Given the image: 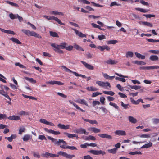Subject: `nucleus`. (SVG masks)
<instances>
[{
  "label": "nucleus",
  "instance_id": "36",
  "mask_svg": "<svg viewBox=\"0 0 159 159\" xmlns=\"http://www.w3.org/2000/svg\"><path fill=\"white\" fill-rule=\"evenodd\" d=\"M86 89L89 91H96L98 90V89L94 87L93 86L89 87L87 88Z\"/></svg>",
  "mask_w": 159,
  "mask_h": 159
},
{
  "label": "nucleus",
  "instance_id": "63",
  "mask_svg": "<svg viewBox=\"0 0 159 159\" xmlns=\"http://www.w3.org/2000/svg\"><path fill=\"white\" fill-rule=\"evenodd\" d=\"M82 159H93L90 155H87L83 156V157H82Z\"/></svg>",
  "mask_w": 159,
  "mask_h": 159
},
{
  "label": "nucleus",
  "instance_id": "58",
  "mask_svg": "<svg viewBox=\"0 0 159 159\" xmlns=\"http://www.w3.org/2000/svg\"><path fill=\"white\" fill-rule=\"evenodd\" d=\"M41 156L43 157L48 158L49 157V153L48 152H46L44 153H43L42 154Z\"/></svg>",
  "mask_w": 159,
  "mask_h": 159
},
{
  "label": "nucleus",
  "instance_id": "48",
  "mask_svg": "<svg viewBox=\"0 0 159 159\" xmlns=\"http://www.w3.org/2000/svg\"><path fill=\"white\" fill-rule=\"evenodd\" d=\"M19 114L20 116H26L28 115H29V113L28 112L25 111H22L19 113Z\"/></svg>",
  "mask_w": 159,
  "mask_h": 159
},
{
  "label": "nucleus",
  "instance_id": "43",
  "mask_svg": "<svg viewBox=\"0 0 159 159\" xmlns=\"http://www.w3.org/2000/svg\"><path fill=\"white\" fill-rule=\"evenodd\" d=\"M139 137L141 138H150V135L149 134H143L139 135Z\"/></svg>",
  "mask_w": 159,
  "mask_h": 159
},
{
  "label": "nucleus",
  "instance_id": "34",
  "mask_svg": "<svg viewBox=\"0 0 159 159\" xmlns=\"http://www.w3.org/2000/svg\"><path fill=\"white\" fill-rule=\"evenodd\" d=\"M49 33L50 35L52 37L57 38H58L59 37L57 33L55 32L50 31Z\"/></svg>",
  "mask_w": 159,
  "mask_h": 159
},
{
  "label": "nucleus",
  "instance_id": "31",
  "mask_svg": "<svg viewBox=\"0 0 159 159\" xmlns=\"http://www.w3.org/2000/svg\"><path fill=\"white\" fill-rule=\"evenodd\" d=\"M141 23L142 24L144 25L149 26L150 27H153V25L150 22H141Z\"/></svg>",
  "mask_w": 159,
  "mask_h": 159
},
{
  "label": "nucleus",
  "instance_id": "50",
  "mask_svg": "<svg viewBox=\"0 0 159 159\" xmlns=\"http://www.w3.org/2000/svg\"><path fill=\"white\" fill-rule=\"evenodd\" d=\"M54 20L56 21L58 24L61 25H65V24L63 23H62L60 20L58 19L57 17H56L55 18H54Z\"/></svg>",
  "mask_w": 159,
  "mask_h": 159
},
{
  "label": "nucleus",
  "instance_id": "37",
  "mask_svg": "<svg viewBox=\"0 0 159 159\" xmlns=\"http://www.w3.org/2000/svg\"><path fill=\"white\" fill-rule=\"evenodd\" d=\"M67 45V44L66 42H63L61 43L60 45H58V46L61 49H64L66 48V46Z\"/></svg>",
  "mask_w": 159,
  "mask_h": 159
},
{
  "label": "nucleus",
  "instance_id": "59",
  "mask_svg": "<svg viewBox=\"0 0 159 159\" xmlns=\"http://www.w3.org/2000/svg\"><path fill=\"white\" fill-rule=\"evenodd\" d=\"M109 104L111 106H113L117 110L119 108V107L115 103L110 102Z\"/></svg>",
  "mask_w": 159,
  "mask_h": 159
},
{
  "label": "nucleus",
  "instance_id": "35",
  "mask_svg": "<svg viewBox=\"0 0 159 159\" xmlns=\"http://www.w3.org/2000/svg\"><path fill=\"white\" fill-rule=\"evenodd\" d=\"M30 136L29 134L25 135L23 138V140L24 141H27L30 139Z\"/></svg>",
  "mask_w": 159,
  "mask_h": 159
},
{
  "label": "nucleus",
  "instance_id": "45",
  "mask_svg": "<svg viewBox=\"0 0 159 159\" xmlns=\"http://www.w3.org/2000/svg\"><path fill=\"white\" fill-rule=\"evenodd\" d=\"M130 99L131 103L133 104L137 105L139 103V101H138V99L137 101H135L132 98H131Z\"/></svg>",
  "mask_w": 159,
  "mask_h": 159
},
{
  "label": "nucleus",
  "instance_id": "47",
  "mask_svg": "<svg viewBox=\"0 0 159 159\" xmlns=\"http://www.w3.org/2000/svg\"><path fill=\"white\" fill-rule=\"evenodd\" d=\"M121 106L123 107L125 109H127L129 108V107L130 106L128 104H125L124 103L122 102H121Z\"/></svg>",
  "mask_w": 159,
  "mask_h": 159
},
{
  "label": "nucleus",
  "instance_id": "11",
  "mask_svg": "<svg viewBox=\"0 0 159 159\" xmlns=\"http://www.w3.org/2000/svg\"><path fill=\"white\" fill-rule=\"evenodd\" d=\"M75 132L77 134H84L86 135H88L89 134V133L87 132L85 129L82 128L76 129L75 130Z\"/></svg>",
  "mask_w": 159,
  "mask_h": 159
},
{
  "label": "nucleus",
  "instance_id": "32",
  "mask_svg": "<svg viewBox=\"0 0 159 159\" xmlns=\"http://www.w3.org/2000/svg\"><path fill=\"white\" fill-rule=\"evenodd\" d=\"M73 47L75 49L79 51H84V49L80 46L76 44H75Z\"/></svg>",
  "mask_w": 159,
  "mask_h": 159
},
{
  "label": "nucleus",
  "instance_id": "7",
  "mask_svg": "<svg viewBox=\"0 0 159 159\" xmlns=\"http://www.w3.org/2000/svg\"><path fill=\"white\" fill-rule=\"evenodd\" d=\"M51 46L54 48V50L60 54H62L63 53V51L60 49V48L59 47L58 45L56 44L55 43H52L51 44Z\"/></svg>",
  "mask_w": 159,
  "mask_h": 159
},
{
  "label": "nucleus",
  "instance_id": "51",
  "mask_svg": "<svg viewBox=\"0 0 159 159\" xmlns=\"http://www.w3.org/2000/svg\"><path fill=\"white\" fill-rule=\"evenodd\" d=\"M146 40L148 42H159V40H156V39H146Z\"/></svg>",
  "mask_w": 159,
  "mask_h": 159
},
{
  "label": "nucleus",
  "instance_id": "46",
  "mask_svg": "<svg viewBox=\"0 0 159 159\" xmlns=\"http://www.w3.org/2000/svg\"><path fill=\"white\" fill-rule=\"evenodd\" d=\"M143 16L146 17L147 18H151V17H154L155 15L153 14H143Z\"/></svg>",
  "mask_w": 159,
  "mask_h": 159
},
{
  "label": "nucleus",
  "instance_id": "19",
  "mask_svg": "<svg viewBox=\"0 0 159 159\" xmlns=\"http://www.w3.org/2000/svg\"><path fill=\"white\" fill-rule=\"evenodd\" d=\"M7 118L12 120H18L20 119V118L19 116H10L7 117Z\"/></svg>",
  "mask_w": 159,
  "mask_h": 159
},
{
  "label": "nucleus",
  "instance_id": "57",
  "mask_svg": "<svg viewBox=\"0 0 159 159\" xmlns=\"http://www.w3.org/2000/svg\"><path fill=\"white\" fill-rule=\"evenodd\" d=\"M140 2L145 6H148L149 5V3L143 0H140Z\"/></svg>",
  "mask_w": 159,
  "mask_h": 159
},
{
  "label": "nucleus",
  "instance_id": "62",
  "mask_svg": "<svg viewBox=\"0 0 159 159\" xmlns=\"http://www.w3.org/2000/svg\"><path fill=\"white\" fill-rule=\"evenodd\" d=\"M7 118V116L6 114H0V120L2 119H6Z\"/></svg>",
  "mask_w": 159,
  "mask_h": 159
},
{
  "label": "nucleus",
  "instance_id": "60",
  "mask_svg": "<svg viewBox=\"0 0 159 159\" xmlns=\"http://www.w3.org/2000/svg\"><path fill=\"white\" fill-rule=\"evenodd\" d=\"M25 128L24 127H23L20 128L19 129V134H21L23 132H25Z\"/></svg>",
  "mask_w": 159,
  "mask_h": 159
},
{
  "label": "nucleus",
  "instance_id": "21",
  "mask_svg": "<svg viewBox=\"0 0 159 159\" xmlns=\"http://www.w3.org/2000/svg\"><path fill=\"white\" fill-rule=\"evenodd\" d=\"M106 63L108 64L114 65L117 63L118 61L114 60L109 59L106 61Z\"/></svg>",
  "mask_w": 159,
  "mask_h": 159
},
{
  "label": "nucleus",
  "instance_id": "26",
  "mask_svg": "<svg viewBox=\"0 0 159 159\" xmlns=\"http://www.w3.org/2000/svg\"><path fill=\"white\" fill-rule=\"evenodd\" d=\"M25 79L26 80L32 83L35 84L36 83V80H35L34 79L32 78H29L28 77H25Z\"/></svg>",
  "mask_w": 159,
  "mask_h": 159
},
{
  "label": "nucleus",
  "instance_id": "1",
  "mask_svg": "<svg viewBox=\"0 0 159 159\" xmlns=\"http://www.w3.org/2000/svg\"><path fill=\"white\" fill-rule=\"evenodd\" d=\"M61 155L66 158L72 159L73 157H75L74 155H70L62 151L58 152L57 154L49 153V157H58L59 155Z\"/></svg>",
  "mask_w": 159,
  "mask_h": 159
},
{
  "label": "nucleus",
  "instance_id": "27",
  "mask_svg": "<svg viewBox=\"0 0 159 159\" xmlns=\"http://www.w3.org/2000/svg\"><path fill=\"white\" fill-rule=\"evenodd\" d=\"M152 143L151 142H149V143L147 144H145L143 145L142 147V148H147L152 147Z\"/></svg>",
  "mask_w": 159,
  "mask_h": 159
},
{
  "label": "nucleus",
  "instance_id": "3",
  "mask_svg": "<svg viewBox=\"0 0 159 159\" xmlns=\"http://www.w3.org/2000/svg\"><path fill=\"white\" fill-rule=\"evenodd\" d=\"M47 138L48 139L51 140L55 144H57L58 145H59L61 143H62L64 145H66L67 144L66 142L63 139H59L58 141H57L56 139L49 136H48Z\"/></svg>",
  "mask_w": 159,
  "mask_h": 159
},
{
  "label": "nucleus",
  "instance_id": "16",
  "mask_svg": "<svg viewBox=\"0 0 159 159\" xmlns=\"http://www.w3.org/2000/svg\"><path fill=\"white\" fill-rule=\"evenodd\" d=\"M60 147L63 149H69L71 150L77 149V148L74 146H70L66 145H60Z\"/></svg>",
  "mask_w": 159,
  "mask_h": 159
},
{
  "label": "nucleus",
  "instance_id": "18",
  "mask_svg": "<svg viewBox=\"0 0 159 159\" xmlns=\"http://www.w3.org/2000/svg\"><path fill=\"white\" fill-rule=\"evenodd\" d=\"M114 133L116 135L119 136H125L126 135V132L124 130H117L114 132Z\"/></svg>",
  "mask_w": 159,
  "mask_h": 159
},
{
  "label": "nucleus",
  "instance_id": "2",
  "mask_svg": "<svg viewBox=\"0 0 159 159\" xmlns=\"http://www.w3.org/2000/svg\"><path fill=\"white\" fill-rule=\"evenodd\" d=\"M21 31L28 36H33L39 39H41L42 38L39 34L34 31H30L29 30L24 29L21 30Z\"/></svg>",
  "mask_w": 159,
  "mask_h": 159
},
{
  "label": "nucleus",
  "instance_id": "14",
  "mask_svg": "<svg viewBox=\"0 0 159 159\" xmlns=\"http://www.w3.org/2000/svg\"><path fill=\"white\" fill-rule=\"evenodd\" d=\"M97 48L100 50L101 51H103L104 50L109 51L110 50V48L107 45H104L103 46H98L97 47Z\"/></svg>",
  "mask_w": 159,
  "mask_h": 159
},
{
  "label": "nucleus",
  "instance_id": "13",
  "mask_svg": "<svg viewBox=\"0 0 159 159\" xmlns=\"http://www.w3.org/2000/svg\"><path fill=\"white\" fill-rule=\"evenodd\" d=\"M47 84H49L51 85L57 84L59 85H63L64 84L61 81H48L46 83Z\"/></svg>",
  "mask_w": 159,
  "mask_h": 159
},
{
  "label": "nucleus",
  "instance_id": "42",
  "mask_svg": "<svg viewBox=\"0 0 159 159\" xmlns=\"http://www.w3.org/2000/svg\"><path fill=\"white\" fill-rule=\"evenodd\" d=\"M86 140H92L93 141L95 140H96V138H95V137L92 136V135H89L88 136L86 139Z\"/></svg>",
  "mask_w": 159,
  "mask_h": 159
},
{
  "label": "nucleus",
  "instance_id": "23",
  "mask_svg": "<svg viewBox=\"0 0 159 159\" xmlns=\"http://www.w3.org/2000/svg\"><path fill=\"white\" fill-rule=\"evenodd\" d=\"M9 39L17 44L21 45L22 44V43L17 38L12 37L10 38Z\"/></svg>",
  "mask_w": 159,
  "mask_h": 159
},
{
  "label": "nucleus",
  "instance_id": "25",
  "mask_svg": "<svg viewBox=\"0 0 159 159\" xmlns=\"http://www.w3.org/2000/svg\"><path fill=\"white\" fill-rule=\"evenodd\" d=\"M90 130L95 133H98L101 132V130L100 129L95 127L90 128Z\"/></svg>",
  "mask_w": 159,
  "mask_h": 159
},
{
  "label": "nucleus",
  "instance_id": "17",
  "mask_svg": "<svg viewBox=\"0 0 159 159\" xmlns=\"http://www.w3.org/2000/svg\"><path fill=\"white\" fill-rule=\"evenodd\" d=\"M45 131L48 133L52 134L55 135H57L60 134L61 133L59 131H56L52 129H48L47 128H45L44 129Z\"/></svg>",
  "mask_w": 159,
  "mask_h": 159
},
{
  "label": "nucleus",
  "instance_id": "55",
  "mask_svg": "<svg viewBox=\"0 0 159 159\" xmlns=\"http://www.w3.org/2000/svg\"><path fill=\"white\" fill-rule=\"evenodd\" d=\"M149 52L151 53L155 54H159V50H150L149 51Z\"/></svg>",
  "mask_w": 159,
  "mask_h": 159
},
{
  "label": "nucleus",
  "instance_id": "28",
  "mask_svg": "<svg viewBox=\"0 0 159 159\" xmlns=\"http://www.w3.org/2000/svg\"><path fill=\"white\" fill-rule=\"evenodd\" d=\"M135 54L136 57L139 59H144L145 58V56L142 55L141 54L138 53L137 52H135Z\"/></svg>",
  "mask_w": 159,
  "mask_h": 159
},
{
  "label": "nucleus",
  "instance_id": "56",
  "mask_svg": "<svg viewBox=\"0 0 159 159\" xmlns=\"http://www.w3.org/2000/svg\"><path fill=\"white\" fill-rule=\"evenodd\" d=\"M92 25L94 28H98L99 29L102 30V29L101 28V26L97 25V24L94 23H91Z\"/></svg>",
  "mask_w": 159,
  "mask_h": 159
},
{
  "label": "nucleus",
  "instance_id": "64",
  "mask_svg": "<svg viewBox=\"0 0 159 159\" xmlns=\"http://www.w3.org/2000/svg\"><path fill=\"white\" fill-rule=\"evenodd\" d=\"M153 122L154 124H157L159 123V119L154 118L153 119Z\"/></svg>",
  "mask_w": 159,
  "mask_h": 159
},
{
  "label": "nucleus",
  "instance_id": "8",
  "mask_svg": "<svg viewBox=\"0 0 159 159\" xmlns=\"http://www.w3.org/2000/svg\"><path fill=\"white\" fill-rule=\"evenodd\" d=\"M80 62L87 69L91 70H94V67L92 65L89 64L83 61H81Z\"/></svg>",
  "mask_w": 159,
  "mask_h": 159
},
{
  "label": "nucleus",
  "instance_id": "41",
  "mask_svg": "<svg viewBox=\"0 0 159 159\" xmlns=\"http://www.w3.org/2000/svg\"><path fill=\"white\" fill-rule=\"evenodd\" d=\"M73 105H74V106L76 107V108L80 110V111L82 112H85V111L84 110H83L80 107L78 106V105H77L76 104L73 103Z\"/></svg>",
  "mask_w": 159,
  "mask_h": 159
},
{
  "label": "nucleus",
  "instance_id": "52",
  "mask_svg": "<svg viewBox=\"0 0 159 159\" xmlns=\"http://www.w3.org/2000/svg\"><path fill=\"white\" fill-rule=\"evenodd\" d=\"M32 154L33 155V156L36 158H39L40 157V156L38 152H32Z\"/></svg>",
  "mask_w": 159,
  "mask_h": 159
},
{
  "label": "nucleus",
  "instance_id": "40",
  "mask_svg": "<svg viewBox=\"0 0 159 159\" xmlns=\"http://www.w3.org/2000/svg\"><path fill=\"white\" fill-rule=\"evenodd\" d=\"M134 63L137 64V65H144L146 64V63L142 61H135L134 62Z\"/></svg>",
  "mask_w": 159,
  "mask_h": 159
},
{
  "label": "nucleus",
  "instance_id": "10",
  "mask_svg": "<svg viewBox=\"0 0 159 159\" xmlns=\"http://www.w3.org/2000/svg\"><path fill=\"white\" fill-rule=\"evenodd\" d=\"M98 135L101 138H106L109 140H111L113 138L111 135L106 134H99Z\"/></svg>",
  "mask_w": 159,
  "mask_h": 159
},
{
  "label": "nucleus",
  "instance_id": "61",
  "mask_svg": "<svg viewBox=\"0 0 159 159\" xmlns=\"http://www.w3.org/2000/svg\"><path fill=\"white\" fill-rule=\"evenodd\" d=\"M102 94V93L97 92L93 93L92 94V97H95L99 95H101Z\"/></svg>",
  "mask_w": 159,
  "mask_h": 159
},
{
  "label": "nucleus",
  "instance_id": "15",
  "mask_svg": "<svg viewBox=\"0 0 159 159\" xmlns=\"http://www.w3.org/2000/svg\"><path fill=\"white\" fill-rule=\"evenodd\" d=\"M57 126L59 128L64 130H66L69 129L70 126L69 125H65L64 124H62L61 123L58 124L57 125Z\"/></svg>",
  "mask_w": 159,
  "mask_h": 159
},
{
  "label": "nucleus",
  "instance_id": "5",
  "mask_svg": "<svg viewBox=\"0 0 159 159\" xmlns=\"http://www.w3.org/2000/svg\"><path fill=\"white\" fill-rule=\"evenodd\" d=\"M96 83L101 87L106 88L108 86L109 88L111 87L110 83L108 82H103L101 81H97Z\"/></svg>",
  "mask_w": 159,
  "mask_h": 159
},
{
  "label": "nucleus",
  "instance_id": "39",
  "mask_svg": "<svg viewBox=\"0 0 159 159\" xmlns=\"http://www.w3.org/2000/svg\"><path fill=\"white\" fill-rule=\"evenodd\" d=\"M129 87L132 89H134L135 90L139 89L141 88V86L139 85H134L131 86L130 85H128Z\"/></svg>",
  "mask_w": 159,
  "mask_h": 159
},
{
  "label": "nucleus",
  "instance_id": "20",
  "mask_svg": "<svg viewBox=\"0 0 159 159\" xmlns=\"http://www.w3.org/2000/svg\"><path fill=\"white\" fill-rule=\"evenodd\" d=\"M64 134L66 135L69 138H73L75 137L76 139H78V135L75 134H70L66 132H64Z\"/></svg>",
  "mask_w": 159,
  "mask_h": 159
},
{
  "label": "nucleus",
  "instance_id": "6",
  "mask_svg": "<svg viewBox=\"0 0 159 159\" xmlns=\"http://www.w3.org/2000/svg\"><path fill=\"white\" fill-rule=\"evenodd\" d=\"M89 152L93 155H102L103 156L106 154V152L104 151L100 150H91L89 151Z\"/></svg>",
  "mask_w": 159,
  "mask_h": 159
},
{
  "label": "nucleus",
  "instance_id": "44",
  "mask_svg": "<svg viewBox=\"0 0 159 159\" xmlns=\"http://www.w3.org/2000/svg\"><path fill=\"white\" fill-rule=\"evenodd\" d=\"M118 42V41L116 40H111L108 41L107 43L109 44H115Z\"/></svg>",
  "mask_w": 159,
  "mask_h": 159
},
{
  "label": "nucleus",
  "instance_id": "29",
  "mask_svg": "<svg viewBox=\"0 0 159 159\" xmlns=\"http://www.w3.org/2000/svg\"><path fill=\"white\" fill-rule=\"evenodd\" d=\"M78 102L79 103L82 104H84L86 106H88L87 102L84 99H79L78 101Z\"/></svg>",
  "mask_w": 159,
  "mask_h": 159
},
{
  "label": "nucleus",
  "instance_id": "9",
  "mask_svg": "<svg viewBox=\"0 0 159 159\" xmlns=\"http://www.w3.org/2000/svg\"><path fill=\"white\" fill-rule=\"evenodd\" d=\"M39 121L41 123L45 124L47 125H49L52 126H55L54 124L53 123L48 121L45 119H40Z\"/></svg>",
  "mask_w": 159,
  "mask_h": 159
},
{
  "label": "nucleus",
  "instance_id": "38",
  "mask_svg": "<svg viewBox=\"0 0 159 159\" xmlns=\"http://www.w3.org/2000/svg\"><path fill=\"white\" fill-rule=\"evenodd\" d=\"M117 150V149L116 148H114L113 149H108V151L110 153L114 154L116 153Z\"/></svg>",
  "mask_w": 159,
  "mask_h": 159
},
{
  "label": "nucleus",
  "instance_id": "22",
  "mask_svg": "<svg viewBox=\"0 0 159 159\" xmlns=\"http://www.w3.org/2000/svg\"><path fill=\"white\" fill-rule=\"evenodd\" d=\"M128 120L129 121L132 123L135 124L137 122L136 119L132 116H129Z\"/></svg>",
  "mask_w": 159,
  "mask_h": 159
},
{
  "label": "nucleus",
  "instance_id": "49",
  "mask_svg": "<svg viewBox=\"0 0 159 159\" xmlns=\"http://www.w3.org/2000/svg\"><path fill=\"white\" fill-rule=\"evenodd\" d=\"M129 154L131 155H135L136 154L141 155L142 154V153L140 151H135L130 152L129 153Z\"/></svg>",
  "mask_w": 159,
  "mask_h": 159
},
{
  "label": "nucleus",
  "instance_id": "12",
  "mask_svg": "<svg viewBox=\"0 0 159 159\" xmlns=\"http://www.w3.org/2000/svg\"><path fill=\"white\" fill-rule=\"evenodd\" d=\"M71 29L75 32L76 34L78 35L79 37L81 38L86 37V34H83L80 32L79 31L76 29L74 28H72Z\"/></svg>",
  "mask_w": 159,
  "mask_h": 159
},
{
  "label": "nucleus",
  "instance_id": "24",
  "mask_svg": "<svg viewBox=\"0 0 159 159\" xmlns=\"http://www.w3.org/2000/svg\"><path fill=\"white\" fill-rule=\"evenodd\" d=\"M135 9L136 10L143 13H146L150 11L148 9H145L138 7L135 8Z\"/></svg>",
  "mask_w": 159,
  "mask_h": 159
},
{
  "label": "nucleus",
  "instance_id": "53",
  "mask_svg": "<svg viewBox=\"0 0 159 159\" xmlns=\"http://www.w3.org/2000/svg\"><path fill=\"white\" fill-rule=\"evenodd\" d=\"M9 16L10 18L11 19H14L17 18V15H15L12 13L9 14Z\"/></svg>",
  "mask_w": 159,
  "mask_h": 159
},
{
  "label": "nucleus",
  "instance_id": "33",
  "mask_svg": "<svg viewBox=\"0 0 159 159\" xmlns=\"http://www.w3.org/2000/svg\"><path fill=\"white\" fill-rule=\"evenodd\" d=\"M125 56L126 58L132 57L133 56V53L131 51H128L126 53Z\"/></svg>",
  "mask_w": 159,
  "mask_h": 159
},
{
  "label": "nucleus",
  "instance_id": "30",
  "mask_svg": "<svg viewBox=\"0 0 159 159\" xmlns=\"http://www.w3.org/2000/svg\"><path fill=\"white\" fill-rule=\"evenodd\" d=\"M149 59L152 61H157L158 59V57L156 55H151L150 56Z\"/></svg>",
  "mask_w": 159,
  "mask_h": 159
},
{
  "label": "nucleus",
  "instance_id": "54",
  "mask_svg": "<svg viewBox=\"0 0 159 159\" xmlns=\"http://www.w3.org/2000/svg\"><path fill=\"white\" fill-rule=\"evenodd\" d=\"M100 104V102L98 101H93L92 103V105L93 107H95L97 105Z\"/></svg>",
  "mask_w": 159,
  "mask_h": 159
},
{
  "label": "nucleus",
  "instance_id": "4",
  "mask_svg": "<svg viewBox=\"0 0 159 159\" xmlns=\"http://www.w3.org/2000/svg\"><path fill=\"white\" fill-rule=\"evenodd\" d=\"M61 68H62L66 72H69L73 73L76 76H80L82 77L83 78H86V77L84 75H83L82 74H79L75 72L72 71L70 70L67 68L66 66H61Z\"/></svg>",
  "mask_w": 159,
  "mask_h": 159
}]
</instances>
